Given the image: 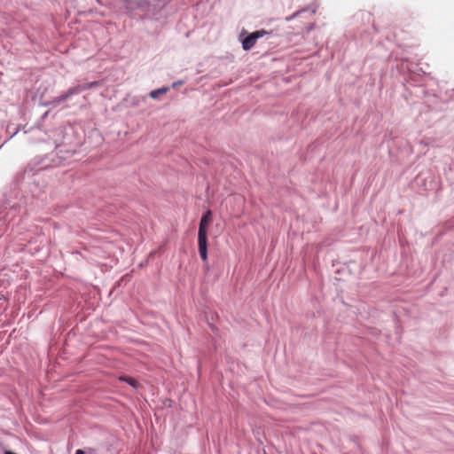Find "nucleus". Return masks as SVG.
<instances>
[{"mask_svg": "<svg viewBox=\"0 0 454 454\" xmlns=\"http://www.w3.org/2000/svg\"><path fill=\"white\" fill-rule=\"evenodd\" d=\"M74 454H85V451L82 450H77Z\"/></svg>", "mask_w": 454, "mask_h": 454, "instance_id": "9", "label": "nucleus"}, {"mask_svg": "<svg viewBox=\"0 0 454 454\" xmlns=\"http://www.w3.org/2000/svg\"><path fill=\"white\" fill-rule=\"evenodd\" d=\"M313 28H314V25L312 24V25H310V26L308 27V30H309V31H310V30H312Z\"/></svg>", "mask_w": 454, "mask_h": 454, "instance_id": "11", "label": "nucleus"}, {"mask_svg": "<svg viewBox=\"0 0 454 454\" xmlns=\"http://www.w3.org/2000/svg\"><path fill=\"white\" fill-rule=\"evenodd\" d=\"M64 98V94H61L60 96L52 98V100H51L48 105L49 106H52L54 107L58 106L62 102L67 100L66 98Z\"/></svg>", "mask_w": 454, "mask_h": 454, "instance_id": "7", "label": "nucleus"}, {"mask_svg": "<svg viewBox=\"0 0 454 454\" xmlns=\"http://www.w3.org/2000/svg\"><path fill=\"white\" fill-rule=\"evenodd\" d=\"M182 84H184V82H183V81H181V80H180V81H177V82H173V84H172V88H176L177 86L182 85Z\"/></svg>", "mask_w": 454, "mask_h": 454, "instance_id": "8", "label": "nucleus"}, {"mask_svg": "<svg viewBox=\"0 0 454 454\" xmlns=\"http://www.w3.org/2000/svg\"><path fill=\"white\" fill-rule=\"evenodd\" d=\"M316 12H317L316 9L311 10V13H313V14L316 13Z\"/></svg>", "mask_w": 454, "mask_h": 454, "instance_id": "12", "label": "nucleus"}, {"mask_svg": "<svg viewBox=\"0 0 454 454\" xmlns=\"http://www.w3.org/2000/svg\"><path fill=\"white\" fill-rule=\"evenodd\" d=\"M212 220L211 210H207L201 216L198 231V248L203 262L207 260V227Z\"/></svg>", "mask_w": 454, "mask_h": 454, "instance_id": "1", "label": "nucleus"}, {"mask_svg": "<svg viewBox=\"0 0 454 454\" xmlns=\"http://www.w3.org/2000/svg\"><path fill=\"white\" fill-rule=\"evenodd\" d=\"M119 380L121 381H124V382L128 383L129 385H130L131 387H133L135 388L137 387V386H138L137 380H135L134 378H130L128 376H121L119 378Z\"/></svg>", "mask_w": 454, "mask_h": 454, "instance_id": "5", "label": "nucleus"}, {"mask_svg": "<svg viewBox=\"0 0 454 454\" xmlns=\"http://www.w3.org/2000/svg\"><path fill=\"white\" fill-rule=\"evenodd\" d=\"M4 454H16V453L12 452V451H11V450H5V451H4Z\"/></svg>", "mask_w": 454, "mask_h": 454, "instance_id": "10", "label": "nucleus"}, {"mask_svg": "<svg viewBox=\"0 0 454 454\" xmlns=\"http://www.w3.org/2000/svg\"><path fill=\"white\" fill-rule=\"evenodd\" d=\"M100 84L99 82L94 81L90 82L79 83L70 87L64 94V98L67 100L71 97L77 95L84 90L93 89Z\"/></svg>", "mask_w": 454, "mask_h": 454, "instance_id": "2", "label": "nucleus"}, {"mask_svg": "<svg viewBox=\"0 0 454 454\" xmlns=\"http://www.w3.org/2000/svg\"><path fill=\"white\" fill-rule=\"evenodd\" d=\"M93 450L92 449H89L88 452L89 453H92Z\"/></svg>", "mask_w": 454, "mask_h": 454, "instance_id": "13", "label": "nucleus"}, {"mask_svg": "<svg viewBox=\"0 0 454 454\" xmlns=\"http://www.w3.org/2000/svg\"><path fill=\"white\" fill-rule=\"evenodd\" d=\"M168 90V87H161L158 90H152L149 95L152 98L156 99L159 98L160 95L167 93Z\"/></svg>", "mask_w": 454, "mask_h": 454, "instance_id": "4", "label": "nucleus"}, {"mask_svg": "<svg viewBox=\"0 0 454 454\" xmlns=\"http://www.w3.org/2000/svg\"><path fill=\"white\" fill-rule=\"evenodd\" d=\"M309 10V7L301 9V10L294 12L292 15L286 17L285 20L289 22V21L294 20L295 18L299 17L302 12H308Z\"/></svg>", "mask_w": 454, "mask_h": 454, "instance_id": "6", "label": "nucleus"}, {"mask_svg": "<svg viewBox=\"0 0 454 454\" xmlns=\"http://www.w3.org/2000/svg\"><path fill=\"white\" fill-rule=\"evenodd\" d=\"M270 34H271V32L264 30V29L256 30V31L249 34L247 37H245L242 40L243 50L250 51L254 46L256 41L259 38H262V36H264L266 35H270Z\"/></svg>", "mask_w": 454, "mask_h": 454, "instance_id": "3", "label": "nucleus"}, {"mask_svg": "<svg viewBox=\"0 0 454 454\" xmlns=\"http://www.w3.org/2000/svg\"><path fill=\"white\" fill-rule=\"evenodd\" d=\"M264 454H267L266 452H264Z\"/></svg>", "mask_w": 454, "mask_h": 454, "instance_id": "14", "label": "nucleus"}]
</instances>
